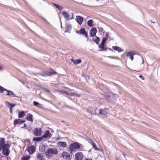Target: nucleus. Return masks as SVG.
Instances as JSON below:
<instances>
[{"label": "nucleus", "instance_id": "35", "mask_svg": "<svg viewBox=\"0 0 160 160\" xmlns=\"http://www.w3.org/2000/svg\"><path fill=\"white\" fill-rule=\"evenodd\" d=\"M92 145L93 148L95 149L96 150H98V151H99L100 149L99 148H97L96 145L94 143H93V142H92Z\"/></svg>", "mask_w": 160, "mask_h": 160}, {"label": "nucleus", "instance_id": "18", "mask_svg": "<svg viewBox=\"0 0 160 160\" xmlns=\"http://www.w3.org/2000/svg\"><path fill=\"white\" fill-rule=\"evenodd\" d=\"M5 91L7 92L6 95L7 96H12L13 97H16V95L12 91L7 89H6V90Z\"/></svg>", "mask_w": 160, "mask_h": 160}, {"label": "nucleus", "instance_id": "4", "mask_svg": "<svg viewBox=\"0 0 160 160\" xmlns=\"http://www.w3.org/2000/svg\"><path fill=\"white\" fill-rule=\"evenodd\" d=\"M62 157L65 159L70 160V157L69 154L66 152H63L62 154Z\"/></svg>", "mask_w": 160, "mask_h": 160}, {"label": "nucleus", "instance_id": "27", "mask_svg": "<svg viewBox=\"0 0 160 160\" xmlns=\"http://www.w3.org/2000/svg\"><path fill=\"white\" fill-rule=\"evenodd\" d=\"M37 158L40 160H44V158L43 155L41 153H38L37 155Z\"/></svg>", "mask_w": 160, "mask_h": 160}, {"label": "nucleus", "instance_id": "9", "mask_svg": "<svg viewBox=\"0 0 160 160\" xmlns=\"http://www.w3.org/2000/svg\"><path fill=\"white\" fill-rule=\"evenodd\" d=\"M97 30L96 29L93 27L91 28L90 31V34L91 37H94L96 36V34L97 33Z\"/></svg>", "mask_w": 160, "mask_h": 160}, {"label": "nucleus", "instance_id": "37", "mask_svg": "<svg viewBox=\"0 0 160 160\" xmlns=\"http://www.w3.org/2000/svg\"><path fill=\"white\" fill-rule=\"evenodd\" d=\"M107 40V38H103L102 39L101 43L105 44V43Z\"/></svg>", "mask_w": 160, "mask_h": 160}, {"label": "nucleus", "instance_id": "30", "mask_svg": "<svg viewBox=\"0 0 160 160\" xmlns=\"http://www.w3.org/2000/svg\"><path fill=\"white\" fill-rule=\"evenodd\" d=\"M53 4L57 8H58L59 10H61L62 8V7H61V6L58 5L57 4L55 3H53Z\"/></svg>", "mask_w": 160, "mask_h": 160}, {"label": "nucleus", "instance_id": "34", "mask_svg": "<svg viewBox=\"0 0 160 160\" xmlns=\"http://www.w3.org/2000/svg\"><path fill=\"white\" fill-rule=\"evenodd\" d=\"M6 90V89L0 85V92L2 93L4 91Z\"/></svg>", "mask_w": 160, "mask_h": 160}, {"label": "nucleus", "instance_id": "42", "mask_svg": "<svg viewBox=\"0 0 160 160\" xmlns=\"http://www.w3.org/2000/svg\"><path fill=\"white\" fill-rule=\"evenodd\" d=\"M139 77L140 78H142V79L144 80V77L142 75H140L139 76Z\"/></svg>", "mask_w": 160, "mask_h": 160}, {"label": "nucleus", "instance_id": "46", "mask_svg": "<svg viewBox=\"0 0 160 160\" xmlns=\"http://www.w3.org/2000/svg\"><path fill=\"white\" fill-rule=\"evenodd\" d=\"M106 36L108 38V36H109V33L107 32L106 33Z\"/></svg>", "mask_w": 160, "mask_h": 160}, {"label": "nucleus", "instance_id": "13", "mask_svg": "<svg viewBox=\"0 0 160 160\" xmlns=\"http://www.w3.org/2000/svg\"><path fill=\"white\" fill-rule=\"evenodd\" d=\"M62 15L64 17V18L67 20H70L69 15L68 13L66 11H63L62 12Z\"/></svg>", "mask_w": 160, "mask_h": 160}, {"label": "nucleus", "instance_id": "47", "mask_svg": "<svg viewBox=\"0 0 160 160\" xmlns=\"http://www.w3.org/2000/svg\"><path fill=\"white\" fill-rule=\"evenodd\" d=\"M71 61L72 62H73V63H74V62L75 61V60H74L73 59H71Z\"/></svg>", "mask_w": 160, "mask_h": 160}, {"label": "nucleus", "instance_id": "14", "mask_svg": "<svg viewBox=\"0 0 160 160\" xmlns=\"http://www.w3.org/2000/svg\"><path fill=\"white\" fill-rule=\"evenodd\" d=\"M28 151L29 152L30 154H32L35 151V147L34 146H31L28 148Z\"/></svg>", "mask_w": 160, "mask_h": 160}, {"label": "nucleus", "instance_id": "11", "mask_svg": "<svg viewBox=\"0 0 160 160\" xmlns=\"http://www.w3.org/2000/svg\"><path fill=\"white\" fill-rule=\"evenodd\" d=\"M83 18L80 16H77L76 18V20L77 23L79 25L82 24L83 22Z\"/></svg>", "mask_w": 160, "mask_h": 160}, {"label": "nucleus", "instance_id": "44", "mask_svg": "<svg viewBox=\"0 0 160 160\" xmlns=\"http://www.w3.org/2000/svg\"><path fill=\"white\" fill-rule=\"evenodd\" d=\"M64 93L67 95H69L70 94L68 93L67 91H64Z\"/></svg>", "mask_w": 160, "mask_h": 160}, {"label": "nucleus", "instance_id": "3", "mask_svg": "<svg viewBox=\"0 0 160 160\" xmlns=\"http://www.w3.org/2000/svg\"><path fill=\"white\" fill-rule=\"evenodd\" d=\"M58 152L56 149L49 148L46 151L45 155L48 157H50L51 154H57Z\"/></svg>", "mask_w": 160, "mask_h": 160}, {"label": "nucleus", "instance_id": "54", "mask_svg": "<svg viewBox=\"0 0 160 160\" xmlns=\"http://www.w3.org/2000/svg\"><path fill=\"white\" fill-rule=\"evenodd\" d=\"M152 22H153L152 21H151Z\"/></svg>", "mask_w": 160, "mask_h": 160}, {"label": "nucleus", "instance_id": "7", "mask_svg": "<svg viewBox=\"0 0 160 160\" xmlns=\"http://www.w3.org/2000/svg\"><path fill=\"white\" fill-rule=\"evenodd\" d=\"M97 110V109L92 107H89L87 109V112H88L89 113H92V114L94 113L95 115L97 114L96 113V112Z\"/></svg>", "mask_w": 160, "mask_h": 160}, {"label": "nucleus", "instance_id": "25", "mask_svg": "<svg viewBox=\"0 0 160 160\" xmlns=\"http://www.w3.org/2000/svg\"><path fill=\"white\" fill-rule=\"evenodd\" d=\"M5 143V139L4 138H0V147L3 146Z\"/></svg>", "mask_w": 160, "mask_h": 160}, {"label": "nucleus", "instance_id": "1", "mask_svg": "<svg viewBox=\"0 0 160 160\" xmlns=\"http://www.w3.org/2000/svg\"><path fill=\"white\" fill-rule=\"evenodd\" d=\"M10 147V145L8 144H5L3 146L0 147V151H2V153L6 156H8L10 153L9 149Z\"/></svg>", "mask_w": 160, "mask_h": 160}, {"label": "nucleus", "instance_id": "50", "mask_svg": "<svg viewBox=\"0 0 160 160\" xmlns=\"http://www.w3.org/2000/svg\"><path fill=\"white\" fill-rule=\"evenodd\" d=\"M85 160H92V159H88L87 158H86L85 159Z\"/></svg>", "mask_w": 160, "mask_h": 160}, {"label": "nucleus", "instance_id": "43", "mask_svg": "<svg viewBox=\"0 0 160 160\" xmlns=\"http://www.w3.org/2000/svg\"><path fill=\"white\" fill-rule=\"evenodd\" d=\"M67 27V28H71V25L68 24V25Z\"/></svg>", "mask_w": 160, "mask_h": 160}, {"label": "nucleus", "instance_id": "39", "mask_svg": "<svg viewBox=\"0 0 160 160\" xmlns=\"http://www.w3.org/2000/svg\"><path fill=\"white\" fill-rule=\"evenodd\" d=\"M57 73L55 72H54V71H52V72H50V74L48 75H53V74H57Z\"/></svg>", "mask_w": 160, "mask_h": 160}, {"label": "nucleus", "instance_id": "16", "mask_svg": "<svg viewBox=\"0 0 160 160\" xmlns=\"http://www.w3.org/2000/svg\"><path fill=\"white\" fill-rule=\"evenodd\" d=\"M80 33L84 36L88 37V34L84 28H81L80 29Z\"/></svg>", "mask_w": 160, "mask_h": 160}, {"label": "nucleus", "instance_id": "38", "mask_svg": "<svg viewBox=\"0 0 160 160\" xmlns=\"http://www.w3.org/2000/svg\"><path fill=\"white\" fill-rule=\"evenodd\" d=\"M99 32L101 34V33H104L105 32L103 28H100L99 29Z\"/></svg>", "mask_w": 160, "mask_h": 160}, {"label": "nucleus", "instance_id": "20", "mask_svg": "<svg viewBox=\"0 0 160 160\" xmlns=\"http://www.w3.org/2000/svg\"><path fill=\"white\" fill-rule=\"evenodd\" d=\"M134 55L133 54L132 52V51H129L126 54L127 57L129 56L130 57V59H131L132 61L133 59V55Z\"/></svg>", "mask_w": 160, "mask_h": 160}, {"label": "nucleus", "instance_id": "36", "mask_svg": "<svg viewBox=\"0 0 160 160\" xmlns=\"http://www.w3.org/2000/svg\"><path fill=\"white\" fill-rule=\"evenodd\" d=\"M141 68L140 69V70L142 71L144 69V61L143 60L142 62V63L141 64Z\"/></svg>", "mask_w": 160, "mask_h": 160}, {"label": "nucleus", "instance_id": "5", "mask_svg": "<svg viewBox=\"0 0 160 160\" xmlns=\"http://www.w3.org/2000/svg\"><path fill=\"white\" fill-rule=\"evenodd\" d=\"M42 133L41 128H36L35 129L34 132V135L36 136H40Z\"/></svg>", "mask_w": 160, "mask_h": 160}, {"label": "nucleus", "instance_id": "17", "mask_svg": "<svg viewBox=\"0 0 160 160\" xmlns=\"http://www.w3.org/2000/svg\"><path fill=\"white\" fill-rule=\"evenodd\" d=\"M57 145L58 146L63 148H65L67 146L66 143L64 142H58Z\"/></svg>", "mask_w": 160, "mask_h": 160}, {"label": "nucleus", "instance_id": "49", "mask_svg": "<svg viewBox=\"0 0 160 160\" xmlns=\"http://www.w3.org/2000/svg\"><path fill=\"white\" fill-rule=\"evenodd\" d=\"M10 112L11 113H12V109L10 108Z\"/></svg>", "mask_w": 160, "mask_h": 160}, {"label": "nucleus", "instance_id": "28", "mask_svg": "<svg viewBox=\"0 0 160 160\" xmlns=\"http://www.w3.org/2000/svg\"><path fill=\"white\" fill-rule=\"evenodd\" d=\"M33 104L34 106L39 108L41 107V105L40 104L36 101H34L33 102Z\"/></svg>", "mask_w": 160, "mask_h": 160}, {"label": "nucleus", "instance_id": "24", "mask_svg": "<svg viewBox=\"0 0 160 160\" xmlns=\"http://www.w3.org/2000/svg\"><path fill=\"white\" fill-rule=\"evenodd\" d=\"M25 115L24 111H23L20 112V111L18 112V118H20L23 117Z\"/></svg>", "mask_w": 160, "mask_h": 160}, {"label": "nucleus", "instance_id": "40", "mask_svg": "<svg viewBox=\"0 0 160 160\" xmlns=\"http://www.w3.org/2000/svg\"><path fill=\"white\" fill-rule=\"evenodd\" d=\"M75 94H76V93L72 92V93H70L69 95H70V96H75Z\"/></svg>", "mask_w": 160, "mask_h": 160}, {"label": "nucleus", "instance_id": "12", "mask_svg": "<svg viewBox=\"0 0 160 160\" xmlns=\"http://www.w3.org/2000/svg\"><path fill=\"white\" fill-rule=\"evenodd\" d=\"M25 121L22 120L20 119H16L14 120V125L15 126L17 125H20L24 123Z\"/></svg>", "mask_w": 160, "mask_h": 160}, {"label": "nucleus", "instance_id": "6", "mask_svg": "<svg viewBox=\"0 0 160 160\" xmlns=\"http://www.w3.org/2000/svg\"><path fill=\"white\" fill-rule=\"evenodd\" d=\"M75 158L76 160H82L83 155L81 152H78L75 154Z\"/></svg>", "mask_w": 160, "mask_h": 160}, {"label": "nucleus", "instance_id": "41", "mask_svg": "<svg viewBox=\"0 0 160 160\" xmlns=\"http://www.w3.org/2000/svg\"><path fill=\"white\" fill-rule=\"evenodd\" d=\"M85 78L86 79V81H87V82H88V79H89V76H88V75H85Z\"/></svg>", "mask_w": 160, "mask_h": 160}, {"label": "nucleus", "instance_id": "29", "mask_svg": "<svg viewBox=\"0 0 160 160\" xmlns=\"http://www.w3.org/2000/svg\"><path fill=\"white\" fill-rule=\"evenodd\" d=\"M30 158L29 156H24L22 158V160H29Z\"/></svg>", "mask_w": 160, "mask_h": 160}, {"label": "nucleus", "instance_id": "2", "mask_svg": "<svg viewBox=\"0 0 160 160\" xmlns=\"http://www.w3.org/2000/svg\"><path fill=\"white\" fill-rule=\"evenodd\" d=\"M82 146V145L81 144L78 142H75L70 144L69 149L70 151L72 152L75 150L79 149Z\"/></svg>", "mask_w": 160, "mask_h": 160}, {"label": "nucleus", "instance_id": "8", "mask_svg": "<svg viewBox=\"0 0 160 160\" xmlns=\"http://www.w3.org/2000/svg\"><path fill=\"white\" fill-rule=\"evenodd\" d=\"M52 134L48 130H46L43 135L42 136V138H50L52 137Z\"/></svg>", "mask_w": 160, "mask_h": 160}, {"label": "nucleus", "instance_id": "52", "mask_svg": "<svg viewBox=\"0 0 160 160\" xmlns=\"http://www.w3.org/2000/svg\"><path fill=\"white\" fill-rule=\"evenodd\" d=\"M26 127V125L25 124H24V127Z\"/></svg>", "mask_w": 160, "mask_h": 160}, {"label": "nucleus", "instance_id": "33", "mask_svg": "<svg viewBox=\"0 0 160 160\" xmlns=\"http://www.w3.org/2000/svg\"><path fill=\"white\" fill-rule=\"evenodd\" d=\"M6 103H7L8 104V106L9 107L10 109H12V108L15 106V104H11L7 101L6 102Z\"/></svg>", "mask_w": 160, "mask_h": 160}, {"label": "nucleus", "instance_id": "51", "mask_svg": "<svg viewBox=\"0 0 160 160\" xmlns=\"http://www.w3.org/2000/svg\"><path fill=\"white\" fill-rule=\"evenodd\" d=\"M41 75L42 76H47V75H42V74H41Z\"/></svg>", "mask_w": 160, "mask_h": 160}, {"label": "nucleus", "instance_id": "45", "mask_svg": "<svg viewBox=\"0 0 160 160\" xmlns=\"http://www.w3.org/2000/svg\"><path fill=\"white\" fill-rule=\"evenodd\" d=\"M75 96H76L78 97H79L80 96V95L76 93V94H75Z\"/></svg>", "mask_w": 160, "mask_h": 160}, {"label": "nucleus", "instance_id": "53", "mask_svg": "<svg viewBox=\"0 0 160 160\" xmlns=\"http://www.w3.org/2000/svg\"><path fill=\"white\" fill-rule=\"evenodd\" d=\"M108 97L109 98V96H108Z\"/></svg>", "mask_w": 160, "mask_h": 160}, {"label": "nucleus", "instance_id": "32", "mask_svg": "<svg viewBox=\"0 0 160 160\" xmlns=\"http://www.w3.org/2000/svg\"><path fill=\"white\" fill-rule=\"evenodd\" d=\"M81 62V60L80 59L75 60L74 62V64H79Z\"/></svg>", "mask_w": 160, "mask_h": 160}, {"label": "nucleus", "instance_id": "22", "mask_svg": "<svg viewBox=\"0 0 160 160\" xmlns=\"http://www.w3.org/2000/svg\"><path fill=\"white\" fill-rule=\"evenodd\" d=\"M93 22V20L90 19L88 21L87 24L89 27H92L94 26Z\"/></svg>", "mask_w": 160, "mask_h": 160}, {"label": "nucleus", "instance_id": "19", "mask_svg": "<svg viewBox=\"0 0 160 160\" xmlns=\"http://www.w3.org/2000/svg\"><path fill=\"white\" fill-rule=\"evenodd\" d=\"M92 37V40L98 45L100 41V38L96 36Z\"/></svg>", "mask_w": 160, "mask_h": 160}, {"label": "nucleus", "instance_id": "48", "mask_svg": "<svg viewBox=\"0 0 160 160\" xmlns=\"http://www.w3.org/2000/svg\"><path fill=\"white\" fill-rule=\"evenodd\" d=\"M2 68L0 66V71L2 70Z\"/></svg>", "mask_w": 160, "mask_h": 160}, {"label": "nucleus", "instance_id": "23", "mask_svg": "<svg viewBox=\"0 0 160 160\" xmlns=\"http://www.w3.org/2000/svg\"><path fill=\"white\" fill-rule=\"evenodd\" d=\"M105 44L101 43L99 45V47L100 48H102V50H100V51H106L107 50L106 48H105L104 47Z\"/></svg>", "mask_w": 160, "mask_h": 160}, {"label": "nucleus", "instance_id": "26", "mask_svg": "<svg viewBox=\"0 0 160 160\" xmlns=\"http://www.w3.org/2000/svg\"><path fill=\"white\" fill-rule=\"evenodd\" d=\"M42 137H35L33 139V141H36L38 142H39L42 140Z\"/></svg>", "mask_w": 160, "mask_h": 160}, {"label": "nucleus", "instance_id": "21", "mask_svg": "<svg viewBox=\"0 0 160 160\" xmlns=\"http://www.w3.org/2000/svg\"><path fill=\"white\" fill-rule=\"evenodd\" d=\"M112 48L115 50L118 51V52H121L123 51V49L121 48L120 47L117 46H113L112 47Z\"/></svg>", "mask_w": 160, "mask_h": 160}, {"label": "nucleus", "instance_id": "10", "mask_svg": "<svg viewBox=\"0 0 160 160\" xmlns=\"http://www.w3.org/2000/svg\"><path fill=\"white\" fill-rule=\"evenodd\" d=\"M99 114L102 115L103 116H105L108 113V110L107 109H99Z\"/></svg>", "mask_w": 160, "mask_h": 160}, {"label": "nucleus", "instance_id": "15", "mask_svg": "<svg viewBox=\"0 0 160 160\" xmlns=\"http://www.w3.org/2000/svg\"><path fill=\"white\" fill-rule=\"evenodd\" d=\"M26 119L28 121L31 122H33V116L30 113H28L27 114Z\"/></svg>", "mask_w": 160, "mask_h": 160}, {"label": "nucleus", "instance_id": "31", "mask_svg": "<svg viewBox=\"0 0 160 160\" xmlns=\"http://www.w3.org/2000/svg\"><path fill=\"white\" fill-rule=\"evenodd\" d=\"M39 149L41 152H43L45 151V147L44 146L42 145L40 147Z\"/></svg>", "mask_w": 160, "mask_h": 160}]
</instances>
